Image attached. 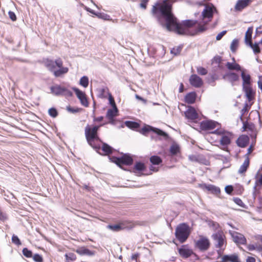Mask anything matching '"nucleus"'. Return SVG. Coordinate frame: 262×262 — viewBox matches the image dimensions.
Masks as SVG:
<instances>
[{"mask_svg":"<svg viewBox=\"0 0 262 262\" xmlns=\"http://www.w3.org/2000/svg\"><path fill=\"white\" fill-rule=\"evenodd\" d=\"M118 113V110L117 106H114L112 108H110L107 110L106 117L109 120L108 123L114 125L115 119L114 118L117 116Z\"/></svg>","mask_w":262,"mask_h":262,"instance_id":"17","label":"nucleus"},{"mask_svg":"<svg viewBox=\"0 0 262 262\" xmlns=\"http://www.w3.org/2000/svg\"><path fill=\"white\" fill-rule=\"evenodd\" d=\"M169 151L172 155H176L180 152V147L178 144H172L170 147Z\"/></svg>","mask_w":262,"mask_h":262,"instance_id":"44","label":"nucleus"},{"mask_svg":"<svg viewBox=\"0 0 262 262\" xmlns=\"http://www.w3.org/2000/svg\"><path fill=\"white\" fill-rule=\"evenodd\" d=\"M44 62L46 67L51 72H54L56 67H60L63 65V62L60 58L56 59L55 61L47 59Z\"/></svg>","mask_w":262,"mask_h":262,"instance_id":"12","label":"nucleus"},{"mask_svg":"<svg viewBox=\"0 0 262 262\" xmlns=\"http://www.w3.org/2000/svg\"><path fill=\"white\" fill-rule=\"evenodd\" d=\"M72 89L75 92L77 98L79 99L81 104L84 106H88L89 102L85 93L77 88L74 87Z\"/></svg>","mask_w":262,"mask_h":262,"instance_id":"15","label":"nucleus"},{"mask_svg":"<svg viewBox=\"0 0 262 262\" xmlns=\"http://www.w3.org/2000/svg\"><path fill=\"white\" fill-rule=\"evenodd\" d=\"M178 1L163 0L152 6V16L158 19L163 27L170 31H171V24L174 20V16L172 12V4Z\"/></svg>","mask_w":262,"mask_h":262,"instance_id":"1","label":"nucleus"},{"mask_svg":"<svg viewBox=\"0 0 262 262\" xmlns=\"http://www.w3.org/2000/svg\"><path fill=\"white\" fill-rule=\"evenodd\" d=\"M219 76L217 74L214 73L210 74L209 76L207 78V82L211 85L214 86L215 85V80H217Z\"/></svg>","mask_w":262,"mask_h":262,"instance_id":"34","label":"nucleus"},{"mask_svg":"<svg viewBox=\"0 0 262 262\" xmlns=\"http://www.w3.org/2000/svg\"><path fill=\"white\" fill-rule=\"evenodd\" d=\"M145 169V164L141 162H137L134 165V170L139 172H142Z\"/></svg>","mask_w":262,"mask_h":262,"instance_id":"43","label":"nucleus"},{"mask_svg":"<svg viewBox=\"0 0 262 262\" xmlns=\"http://www.w3.org/2000/svg\"><path fill=\"white\" fill-rule=\"evenodd\" d=\"M246 44L253 50V51L255 54H258L260 52V49L259 48L258 43H257L256 42L253 44L251 41Z\"/></svg>","mask_w":262,"mask_h":262,"instance_id":"41","label":"nucleus"},{"mask_svg":"<svg viewBox=\"0 0 262 262\" xmlns=\"http://www.w3.org/2000/svg\"><path fill=\"white\" fill-rule=\"evenodd\" d=\"M214 12H217L215 6L210 4L205 6V8L202 12V16L203 18H208V21H211Z\"/></svg>","mask_w":262,"mask_h":262,"instance_id":"9","label":"nucleus"},{"mask_svg":"<svg viewBox=\"0 0 262 262\" xmlns=\"http://www.w3.org/2000/svg\"><path fill=\"white\" fill-rule=\"evenodd\" d=\"M125 124L127 127L134 130H136L140 127V124L135 121H126Z\"/></svg>","mask_w":262,"mask_h":262,"instance_id":"39","label":"nucleus"},{"mask_svg":"<svg viewBox=\"0 0 262 262\" xmlns=\"http://www.w3.org/2000/svg\"><path fill=\"white\" fill-rule=\"evenodd\" d=\"M196 71L198 73L201 75H206L208 73L207 70L205 68L202 67H197Z\"/></svg>","mask_w":262,"mask_h":262,"instance_id":"53","label":"nucleus"},{"mask_svg":"<svg viewBox=\"0 0 262 262\" xmlns=\"http://www.w3.org/2000/svg\"><path fill=\"white\" fill-rule=\"evenodd\" d=\"M238 260V256L237 254L234 253L231 255H224L222 257L221 262H236Z\"/></svg>","mask_w":262,"mask_h":262,"instance_id":"27","label":"nucleus"},{"mask_svg":"<svg viewBox=\"0 0 262 262\" xmlns=\"http://www.w3.org/2000/svg\"><path fill=\"white\" fill-rule=\"evenodd\" d=\"M8 15H9L10 18L12 21H15L16 20V19H17L15 13L13 12V11H10L8 12Z\"/></svg>","mask_w":262,"mask_h":262,"instance_id":"62","label":"nucleus"},{"mask_svg":"<svg viewBox=\"0 0 262 262\" xmlns=\"http://www.w3.org/2000/svg\"><path fill=\"white\" fill-rule=\"evenodd\" d=\"M32 258L35 262H43L42 256L38 253H36L33 255Z\"/></svg>","mask_w":262,"mask_h":262,"instance_id":"54","label":"nucleus"},{"mask_svg":"<svg viewBox=\"0 0 262 262\" xmlns=\"http://www.w3.org/2000/svg\"><path fill=\"white\" fill-rule=\"evenodd\" d=\"M66 257L67 260H75L76 259V256L73 253H69L66 254Z\"/></svg>","mask_w":262,"mask_h":262,"instance_id":"58","label":"nucleus"},{"mask_svg":"<svg viewBox=\"0 0 262 262\" xmlns=\"http://www.w3.org/2000/svg\"><path fill=\"white\" fill-rule=\"evenodd\" d=\"M198 24V20L192 19H186L183 20L182 23L177 21V18L174 17L173 23L171 24V31H174L179 35L190 36V34L193 29L192 27Z\"/></svg>","mask_w":262,"mask_h":262,"instance_id":"2","label":"nucleus"},{"mask_svg":"<svg viewBox=\"0 0 262 262\" xmlns=\"http://www.w3.org/2000/svg\"><path fill=\"white\" fill-rule=\"evenodd\" d=\"M133 228L130 224L127 225L126 222H120L118 224L108 225L106 228L113 232H119L122 230H129Z\"/></svg>","mask_w":262,"mask_h":262,"instance_id":"11","label":"nucleus"},{"mask_svg":"<svg viewBox=\"0 0 262 262\" xmlns=\"http://www.w3.org/2000/svg\"><path fill=\"white\" fill-rule=\"evenodd\" d=\"M110 159L112 162L119 167L122 165H131L133 163V159L129 154H124L122 156L119 157L112 156Z\"/></svg>","mask_w":262,"mask_h":262,"instance_id":"6","label":"nucleus"},{"mask_svg":"<svg viewBox=\"0 0 262 262\" xmlns=\"http://www.w3.org/2000/svg\"><path fill=\"white\" fill-rule=\"evenodd\" d=\"M79 84L84 88H87L89 85V78L86 76H82L79 81Z\"/></svg>","mask_w":262,"mask_h":262,"instance_id":"45","label":"nucleus"},{"mask_svg":"<svg viewBox=\"0 0 262 262\" xmlns=\"http://www.w3.org/2000/svg\"><path fill=\"white\" fill-rule=\"evenodd\" d=\"M179 253L183 258H187L193 254L191 249L186 248L184 246L179 249Z\"/></svg>","mask_w":262,"mask_h":262,"instance_id":"24","label":"nucleus"},{"mask_svg":"<svg viewBox=\"0 0 262 262\" xmlns=\"http://www.w3.org/2000/svg\"><path fill=\"white\" fill-rule=\"evenodd\" d=\"M51 93L54 95L64 96L67 97H71L73 93L64 86L60 85L55 84L50 87Z\"/></svg>","mask_w":262,"mask_h":262,"instance_id":"7","label":"nucleus"},{"mask_svg":"<svg viewBox=\"0 0 262 262\" xmlns=\"http://www.w3.org/2000/svg\"><path fill=\"white\" fill-rule=\"evenodd\" d=\"M222 60V57L220 56H216L213 59V64L215 63L217 67L219 68H221L222 67L220 66V63Z\"/></svg>","mask_w":262,"mask_h":262,"instance_id":"52","label":"nucleus"},{"mask_svg":"<svg viewBox=\"0 0 262 262\" xmlns=\"http://www.w3.org/2000/svg\"><path fill=\"white\" fill-rule=\"evenodd\" d=\"M67 110L72 114H75L78 112H80L82 110L81 108L78 107H71V106H67Z\"/></svg>","mask_w":262,"mask_h":262,"instance_id":"48","label":"nucleus"},{"mask_svg":"<svg viewBox=\"0 0 262 262\" xmlns=\"http://www.w3.org/2000/svg\"><path fill=\"white\" fill-rule=\"evenodd\" d=\"M226 33H227L226 30H224V31H222L221 32H220L219 34H218L217 35V36H216V39L217 40H221L222 39V38L223 37V36L226 34Z\"/></svg>","mask_w":262,"mask_h":262,"instance_id":"63","label":"nucleus"},{"mask_svg":"<svg viewBox=\"0 0 262 262\" xmlns=\"http://www.w3.org/2000/svg\"><path fill=\"white\" fill-rule=\"evenodd\" d=\"M185 117L190 120H194L198 118V114L195 108L191 106H188V108L185 112Z\"/></svg>","mask_w":262,"mask_h":262,"instance_id":"22","label":"nucleus"},{"mask_svg":"<svg viewBox=\"0 0 262 262\" xmlns=\"http://www.w3.org/2000/svg\"><path fill=\"white\" fill-rule=\"evenodd\" d=\"M234 202L237 204V205L241 206V207H244V204L242 201V200L238 198H234L233 199Z\"/></svg>","mask_w":262,"mask_h":262,"instance_id":"59","label":"nucleus"},{"mask_svg":"<svg viewBox=\"0 0 262 262\" xmlns=\"http://www.w3.org/2000/svg\"><path fill=\"white\" fill-rule=\"evenodd\" d=\"M210 245L209 240L204 236H200V238L195 243V247L198 248L201 251L207 250Z\"/></svg>","mask_w":262,"mask_h":262,"instance_id":"10","label":"nucleus"},{"mask_svg":"<svg viewBox=\"0 0 262 262\" xmlns=\"http://www.w3.org/2000/svg\"><path fill=\"white\" fill-rule=\"evenodd\" d=\"M251 2L252 0H238L234 7L235 11H241Z\"/></svg>","mask_w":262,"mask_h":262,"instance_id":"23","label":"nucleus"},{"mask_svg":"<svg viewBox=\"0 0 262 262\" xmlns=\"http://www.w3.org/2000/svg\"><path fill=\"white\" fill-rule=\"evenodd\" d=\"M241 77L243 80V88L251 86V78L246 70L241 72Z\"/></svg>","mask_w":262,"mask_h":262,"instance_id":"20","label":"nucleus"},{"mask_svg":"<svg viewBox=\"0 0 262 262\" xmlns=\"http://www.w3.org/2000/svg\"><path fill=\"white\" fill-rule=\"evenodd\" d=\"M196 96L197 95L195 92H189L185 96V101L187 104H193L195 101Z\"/></svg>","mask_w":262,"mask_h":262,"instance_id":"26","label":"nucleus"},{"mask_svg":"<svg viewBox=\"0 0 262 262\" xmlns=\"http://www.w3.org/2000/svg\"><path fill=\"white\" fill-rule=\"evenodd\" d=\"M257 131L256 129L251 132V133L249 134L250 137L251 138L252 140V143H256V138L257 135Z\"/></svg>","mask_w":262,"mask_h":262,"instance_id":"55","label":"nucleus"},{"mask_svg":"<svg viewBox=\"0 0 262 262\" xmlns=\"http://www.w3.org/2000/svg\"><path fill=\"white\" fill-rule=\"evenodd\" d=\"M229 233L231 236L233 241L235 243L240 245L246 244V238L243 234L231 230L229 231Z\"/></svg>","mask_w":262,"mask_h":262,"instance_id":"13","label":"nucleus"},{"mask_svg":"<svg viewBox=\"0 0 262 262\" xmlns=\"http://www.w3.org/2000/svg\"><path fill=\"white\" fill-rule=\"evenodd\" d=\"M108 96L110 104L112 105L113 107H114V106H117L114 99L111 93H108Z\"/></svg>","mask_w":262,"mask_h":262,"instance_id":"60","label":"nucleus"},{"mask_svg":"<svg viewBox=\"0 0 262 262\" xmlns=\"http://www.w3.org/2000/svg\"><path fill=\"white\" fill-rule=\"evenodd\" d=\"M181 50H182V47L180 46H179V47H177L176 48H173L171 50L170 52H171V54H174V55H177L180 53Z\"/></svg>","mask_w":262,"mask_h":262,"instance_id":"56","label":"nucleus"},{"mask_svg":"<svg viewBox=\"0 0 262 262\" xmlns=\"http://www.w3.org/2000/svg\"><path fill=\"white\" fill-rule=\"evenodd\" d=\"M23 254L27 258H31L33 256L32 251L27 248H23L22 250Z\"/></svg>","mask_w":262,"mask_h":262,"instance_id":"47","label":"nucleus"},{"mask_svg":"<svg viewBox=\"0 0 262 262\" xmlns=\"http://www.w3.org/2000/svg\"><path fill=\"white\" fill-rule=\"evenodd\" d=\"M190 233L189 226L186 223H182L179 224L176 227L175 236L181 243H183L187 239Z\"/></svg>","mask_w":262,"mask_h":262,"instance_id":"4","label":"nucleus"},{"mask_svg":"<svg viewBox=\"0 0 262 262\" xmlns=\"http://www.w3.org/2000/svg\"><path fill=\"white\" fill-rule=\"evenodd\" d=\"M149 161L152 165H159L162 163V159L158 156L154 155L150 157Z\"/></svg>","mask_w":262,"mask_h":262,"instance_id":"38","label":"nucleus"},{"mask_svg":"<svg viewBox=\"0 0 262 262\" xmlns=\"http://www.w3.org/2000/svg\"><path fill=\"white\" fill-rule=\"evenodd\" d=\"M150 132H152L158 136L162 137L164 139H167L169 137L168 134L166 132L149 125L145 124L140 131L141 134L145 136L147 135V134Z\"/></svg>","mask_w":262,"mask_h":262,"instance_id":"5","label":"nucleus"},{"mask_svg":"<svg viewBox=\"0 0 262 262\" xmlns=\"http://www.w3.org/2000/svg\"><path fill=\"white\" fill-rule=\"evenodd\" d=\"M105 124H102L100 125H95L91 127L88 124L85 127V136L88 144L93 147L98 153H100V146L95 144L96 141L102 142L98 136V131L100 126Z\"/></svg>","mask_w":262,"mask_h":262,"instance_id":"3","label":"nucleus"},{"mask_svg":"<svg viewBox=\"0 0 262 262\" xmlns=\"http://www.w3.org/2000/svg\"><path fill=\"white\" fill-rule=\"evenodd\" d=\"M190 84L195 88H200L203 84V81L201 78L196 74H192L189 78Z\"/></svg>","mask_w":262,"mask_h":262,"instance_id":"19","label":"nucleus"},{"mask_svg":"<svg viewBox=\"0 0 262 262\" xmlns=\"http://www.w3.org/2000/svg\"><path fill=\"white\" fill-rule=\"evenodd\" d=\"M213 133L217 135H222L220 139V144L227 148V146L231 143V138L229 135L223 134V133L219 129H215Z\"/></svg>","mask_w":262,"mask_h":262,"instance_id":"16","label":"nucleus"},{"mask_svg":"<svg viewBox=\"0 0 262 262\" xmlns=\"http://www.w3.org/2000/svg\"><path fill=\"white\" fill-rule=\"evenodd\" d=\"M233 190V188L232 185H228L226 186L225 188V192L229 194H231Z\"/></svg>","mask_w":262,"mask_h":262,"instance_id":"61","label":"nucleus"},{"mask_svg":"<svg viewBox=\"0 0 262 262\" xmlns=\"http://www.w3.org/2000/svg\"><path fill=\"white\" fill-rule=\"evenodd\" d=\"M218 124V122L213 120L203 121L201 122L200 127L203 130H207L215 128Z\"/></svg>","mask_w":262,"mask_h":262,"instance_id":"18","label":"nucleus"},{"mask_svg":"<svg viewBox=\"0 0 262 262\" xmlns=\"http://www.w3.org/2000/svg\"><path fill=\"white\" fill-rule=\"evenodd\" d=\"M76 252L80 255L87 256H93L95 253V252L94 251L90 250V249L85 247H81L77 249Z\"/></svg>","mask_w":262,"mask_h":262,"instance_id":"28","label":"nucleus"},{"mask_svg":"<svg viewBox=\"0 0 262 262\" xmlns=\"http://www.w3.org/2000/svg\"><path fill=\"white\" fill-rule=\"evenodd\" d=\"M249 142V137L246 135H241L236 140V144L238 147L244 148Z\"/></svg>","mask_w":262,"mask_h":262,"instance_id":"21","label":"nucleus"},{"mask_svg":"<svg viewBox=\"0 0 262 262\" xmlns=\"http://www.w3.org/2000/svg\"><path fill=\"white\" fill-rule=\"evenodd\" d=\"M11 240L12 242L17 246L21 245V242H20L19 238L17 235L15 234L12 235Z\"/></svg>","mask_w":262,"mask_h":262,"instance_id":"51","label":"nucleus"},{"mask_svg":"<svg viewBox=\"0 0 262 262\" xmlns=\"http://www.w3.org/2000/svg\"><path fill=\"white\" fill-rule=\"evenodd\" d=\"M243 127L244 128V130L248 129L250 132H252L256 129L254 123H249L247 121L243 122Z\"/></svg>","mask_w":262,"mask_h":262,"instance_id":"42","label":"nucleus"},{"mask_svg":"<svg viewBox=\"0 0 262 262\" xmlns=\"http://www.w3.org/2000/svg\"><path fill=\"white\" fill-rule=\"evenodd\" d=\"M243 91L245 93L246 97L249 101H251L253 99L255 92L251 86L243 88Z\"/></svg>","mask_w":262,"mask_h":262,"instance_id":"25","label":"nucleus"},{"mask_svg":"<svg viewBox=\"0 0 262 262\" xmlns=\"http://www.w3.org/2000/svg\"><path fill=\"white\" fill-rule=\"evenodd\" d=\"M226 66L229 70H235L236 71L241 70V66L236 63L227 62Z\"/></svg>","mask_w":262,"mask_h":262,"instance_id":"36","label":"nucleus"},{"mask_svg":"<svg viewBox=\"0 0 262 262\" xmlns=\"http://www.w3.org/2000/svg\"><path fill=\"white\" fill-rule=\"evenodd\" d=\"M238 40L237 39H234L232 40L230 45V50L232 52H234L238 46Z\"/></svg>","mask_w":262,"mask_h":262,"instance_id":"49","label":"nucleus"},{"mask_svg":"<svg viewBox=\"0 0 262 262\" xmlns=\"http://www.w3.org/2000/svg\"><path fill=\"white\" fill-rule=\"evenodd\" d=\"M255 145V143H252L251 144L250 146L247 149V152L245 155V158L249 157V155L252 152V151L254 150V146Z\"/></svg>","mask_w":262,"mask_h":262,"instance_id":"57","label":"nucleus"},{"mask_svg":"<svg viewBox=\"0 0 262 262\" xmlns=\"http://www.w3.org/2000/svg\"><path fill=\"white\" fill-rule=\"evenodd\" d=\"M249 165V157L245 158V160L243 164L240 166L238 172L239 173H243L245 172Z\"/></svg>","mask_w":262,"mask_h":262,"instance_id":"33","label":"nucleus"},{"mask_svg":"<svg viewBox=\"0 0 262 262\" xmlns=\"http://www.w3.org/2000/svg\"><path fill=\"white\" fill-rule=\"evenodd\" d=\"M207 23V22H206L205 24L203 25H199L196 28L193 29V30H192V32H191V33H188L187 34H190V36H195L200 33L204 32L207 29V27H206L205 26V25Z\"/></svg>","mask_w":262,"mask_h":262,"instance_id":"30","label":"nucleus"},{"mask_svg":"<svg viewBox=\"0 0 262 262\" xmlns=\"http://www.w3.org/2000/svg\"><path fill=\"white\" fill-rule=\"evenodd\" d=\"M259 185H262V174L260 175V177L256 180L255 185L253 187V198L254 200L256 199V195L259 193V190L257 189V187Z\"/></svg>","mask_w":262,"mask_h":262,"instance_id":"31","label":"nucleus"},{"mask_svg":"<svg viewBox=\"0 0 262 262\" xmlns=\"http://www.w3.org/2000/svg\"><path fill=\"white\" fill-rule=\"evenodd\" d=\"M203 188H205L209 191H210L214 194L217 195L220 193V188L213 185H207L206 184H203Z\"/></svg>","mask_w":262,"mask_h":262,"instance_id":"29","label":"nucleus"},{"mask_svg":"<svg viewBox=\"0 0 262 262\" xmlns=\"http://www.w3.org/2000/svg\"><path fill=\"white\" fill-rule=\"evenodd\" d=\"M104 152V155H108L113 152V148L106 143H102V147L100 149Z\"/></svg>","mask_w":262,"mask_h":262,"instance_id":"37","label":"nucleus"},{"mask_svg":"<svg viewBox=\"0 0 262 262\" xmlns=\"http://www.w3.org/2000/svg\"><path fill=\"white\" fill-rule=\"evenodd\" d=\"M253 33V28L249 27L246 32L245 41L247 43L252 41V34Z\"/></svg>","mask_w":262,"mask_h":262,"instance_id":"40","label":"nucleus"},{"mask_svg":"<svg viewBox=\"0 0 262 262\" xmlns=\"http://www.w3.org/2000/svg\"><path fill=\"white\" fill-rule=\"evenodd\" d=\"M96 16H97L99 18H101L105 20H109L111 19L110 16L104 13L97 12Z\"/></svg>","mask_w":262,"mask_h":262,"instance_id":"46","label":"nucleus"},{"mask_svg":"<svg viewBox=\"0 0 262 262\" xmlns=\"http://www.w3.org/2000/svg\"><path fill=\"white\" fill-rule=\"evenodd\" d=\"M58 68H59L58 70H55V71L53 72L54 75L56 77H60L62 74H64L68 72L69 69L68 68L63 67L62 66Z\"/></svg>","mask_w":262,"mask_h":262,"instance_id":"35","label":"nucleus"},{"mask_svg":"<svg viewBox=\"0 0 262 262\" xmlns=\"http://www.w3.org/2000/svg\"><path fill=\"white\" fill-rule=\"evenodd\" d=\"M48 113L53 118H56L58 115V111L55 107L50 108L48 111Z\"/></svg>","mask_w":262,"mask_h":262,"instance_id":"50","label":"nucleus"},{"mask_svg":"<svg viewBox=\"0 0 262 262\" xmlns=\"http://www.w3.org/2000/svg\"><path fill=\"white\" fill-rule=\"evenodd\" d=\"M223 79L229 82L232 86L235 85V82L239 80V75L232 72H229L223 76Z\"/></svg>","mask_w":262,"mask_h":262,"instance_id":"14","label":"nucleus"},{"mask_svg":"<svg viewBox=\"0 0 262 262\" xmlns=\"http://www.w3.org/2000/svg\"><path fill=\"white\" fill-rule=\"evenodd\" d=\"M148 2L149 1L142 0V2L140 4V7L144 10L146 9Z\"/></svg>","mask_w":262,"mask_h":262,"instance_id":"64","label":"nucleus"},{"mask_svg":"<svg viewBox=\"0 0 262 262\" xmlns=\"http://www.w3.org/2000/svg\"><path fill=\"white\" fill-rule=\"evenodd\" d=\"M97 97L100 98H104L106 97V94L110 93L108 89L106 86H102L97 89Z\"/></svg>","mask_w":262,"mask_h":262,"instance_id":"32","label":"nucleus"},{"mask_svg":"<svg viewBox=\"0 0 262 262\" xmlns=\"http://www.w3.org/2000/svg\"><path fill=\"white\" fill-rule=\"evenodd\" d=\"M215 248L222 249L225 243H226L225 236L222 231H219L212 235Z\"/></svg>","mask_w":262,"mask_h":262,"instance_id":"8","label":"nucleus"}]
</instances>
